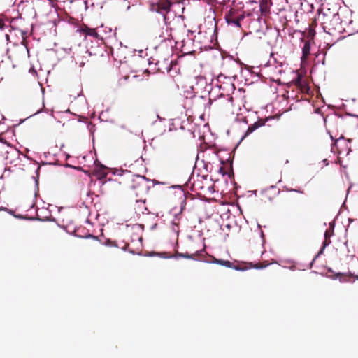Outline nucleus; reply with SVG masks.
Listing matches in <instances>:
<instances>
[{
    "mask_svg": "<svg viewBox=\"0 0 358 358\" xmlns=\"http://www.w3.org/2000/svg\"><path fill=\"white\" fill-rule=\"evenodd\" d=\"M104 187L113 192L129 190L136 196H141L148 193L150 189L153 187V182L148 178L133 174L131 171L125 170L115 180L109 179L104 183Z\"/></svg>",
    "mask_w": 358,
    "mask_h": 358,
    "instance_id": "f257e3e1",
    "label": "nucleus"
},
{
    "mask_svg": "<svg viewBox=\"0 0 358 358\" xmlns=\"http://www.w3.org/2000/svg\"><path fill=\"white\" fill-rule=\"evenodd\" d=\"M209 105L210 108L216 110H228L232 108L233 97L230 95L220 94L217 98L213 100L210 99Z\"/></svg>",
    "mask_w": 358,
    "mask_h": 358,
    "instance_id": "f03ea898",
    "label": "nucleus"
},
{
    "mask_svg": "<svg viewBox=\"0 0 358 358\" xmlns=\"http://www.w3.org/2000/svg\"><path fill=\"white\" fill-rule=\"evenodd\" d=\"M171 3L168 0H163L152 5V10L161 13L164 17V23L171 25V22L166 21V13L170 11Z\"/></svg>",
    "mask_w": 358,
    "mask_h": 358,
    "instance_id": "7ed1b4c3",
    "label": "nucleus"
},
{
    "mask_svg": "<svg viewBox=\"0 0 358 358\" xmlns=\"http://www.w3.org/2000/svg\"><path fill=\"white\" fill-rule=\"evenodd\" d=\"M294 84L302 93H308L309 86L305 80H303L301 74H297L296 78L293 81Z\"/></svg>",
    "mask_w": 358,
    "mask_h": 358,
    "instance_id": "20e7f679",
    "label": "nucleus"
},
{
    "mask_svg": "<svg viewBox=\"0 0 358 358\" xmlns=\"http://www.w3.org/2000/svg\"><path fill=\"white\" fill-rule=\"evenodd\" d=\"M226 22L229 24H234V26L240 28L241 23L238 22V20L236 17V10L231 9L230 11L225 15Z\"/></svg>",
    "mask_w": 358,
    "mask_h": 358,
    "instance_id": "39448f33",
    "label": "nucleus"
},
{
    "mask_svg": "<svg viewBox=\"0 0 358 358\" xmlns=\"http://www.w3.org/2000/svg\"><path fill=\"white\" fill-rule=\"evenodd\" d=\"M134 208V213L137 214V215H141L144 214L145 211L148 210L146 208V203L145 202V199H137L136 202H134V206H133Z\"/></svg>",
    "mask_w": 358,
    "mask_h": 358,
    "instance_id": "423d86ee",
    "label": "nucleus"
},
{
    "mask_svg": "<svg viewBox=\"0 0 358 358\" xmlns=\"http://www.w3.org/2000/svg\"><path fill=\"white\" fill-rule=\"evenodd\" d=\"M203 250H200L196 251L194 253L189 254L187 252L182 253V252H176V257H182L185 259H197V257L199 256H202V252Z\"/></svg>",
    "mask_w": 358,
    "mask_h": 358,
    "instance_id": "0eeeda50",
    "label": "nucleus"
},
{
    "mask_svg": "<svg viewBox=\"0 0 358 358\" xmlns=\"http://www.w3.org/2000/svg\"><path fill=\"white\" fill-rule=\"evenodd\" d=\"M266 120L259 119L258 121L255 122L252 124H250L248 127V129L245 132V136H248L254 132L256 129H257L260 127H263L265 124Z\"/></svg>",
    "mask_w": 358,
    "mask_h": 358,
    "instance_id": "6e6552de",
    "label": "nucleus"
},
{
    "mask_svg": "<svg viewBox=\"0 0 358 358\" xmlns=\"http://www.w3.org/2000/svg\"><path fill=\"white\" fill-rule=\"evenodd\" d=\"M79 32L86 36H92L95 38L99 37V34L95 29L90 28L86 25H84L82 28L78 30Z\"/></svg>",
    "mask_w": 358,
    "mask_h": 358,
    "instance_id": "1a4fd4ad",
    "label": "nucleus"
},
{
    "mask_svg": "<svg viewBox=\"0 0 358 358\" xmlns=\"http://www.w3.org/2000/svg\"><path fill=\"white\" fill-rule=\"evenodd\" d=\"M8 19L3 15H0V31H3L5 29L8 28L9 26Z\"/></svg>",
    "mask_w": 358,
    "mask_h": 358,
    "instance_id": "9d476101",
    "label": "nucleus"
},
{
    "mask_svg": "<svg viewBox=\"0 0 358 358\" xmlns=\"http://www.w3.org/2000/svg\"><path fill=\"white\" fill-rule=\"evenodd\" d=\"M303 55H302V59H306L308 57L310 54V43L309 41H305L304 45L302 49Z\"/></svg>",
    "mask_w": 358,
    "mask_h": 358,
    "instance_id": "9b49d317",
    "label": "nucleus"
},
{
    "mask_svg": "<svg viewBox=\"0 0 358 358\" xmlns=\"http://www.w3.org/2000/svg\"><path fill=\"white\" fill-rule=\"evenodd\" d=\"M213 262L228 268H231V263L229 260H224L222 259H214Z\"/></svg>",
    "mask_w": 358,
    "mask_h": 358,
    "instance_id": "f8f14e48",
    "label": "nucleus"
},
{
    "mask_svg": "<svg viewBox=\"0 0 358 358\" xmlns=\"http://www.w3.org/2000/svg\"><path fill=\"white\" fill-rule=\"evenodd\" d=\"M180 223V217L176 216L172 221V230L176 233L178 232V227Z\"/></svg>",
    "mask_w": 358,
    "mask_h": 358,
    "instance_id": "ddd939ff",
    "label": "nucleus"
},
{
    "mask_svg": "<svg viewBox=\"0 0 358 358\" xmlns=\"http://www.w3.org/2000/svg\"><path fill=\"white\" fill-rule=\"evenodd\" d=\"M260 11L262 14L269 11L268 3L267 0H262L260 2Z\"/></svg>",
    "mask_w": 358,
    "mask_h": 358,
    "instance_id": "4468645a",
    "label": "nucleus"
},
{
    "mask_svg": "<svg viewBox=\"0 0 358 358\" xmlns=\"http://www.w3.org/2000/svg\"><path fill=\"white\" fill-rule=\"evenodd\" d=\"M268 265H269V264L266 262L257 263V264H252V263H250V268H253L255 269H262V268H266Z\"/></svg>",
    "mask_w": 358,
    "mask_h": 358,
    "instance_id": "2eb2a0df",
    "label": "nucleus"
},
{
    "mask_svg": "<svg viewBox=\"0 0 358 358\" xmlns=\"http://www.w3.org/2000/svg\"><path fill=\"white\" fill-rule=\"evenodd\" d=\"M338 275L340 276V278H347V277H349V278H353L354 280H358V275H354L352 274V273L349 272L348 273H338ZM345 280V279L344 280Z\"/></svg>",
    "mask_w": 358,
    "mask_h": 358,
    "instance_id": "dca6fc26",
    "label": "nucleus"
},
{
    "mask_svg": "<svg viewBox=\"0 0 358 358\" xmlns=\"http://www.w3.org/2000/svg\"><path fill=\"white\" fill-rule=\"evenodd\" d=\"M343 143H345V142L344 140L341 139V138L338 139L335 143V146H336V148L338 150V152H341V150H339V145H341Z\"/></svg>",
    "mask_w": 358,
    "mask_h": 358,
    "instance_id": "f3484780",
    "label": "nucleus"
},
{
    "mask_svg": "<svg viewBox=\"0 0 358 358\" xmlns=\"http://www.w3.org/2000/svg\"><path fill=\"white\" fill-rule=\"evenodd\" d=\"M236 17L237 19L238 20V22L241 23V22L245 17V15H244L243 13L238 14V11H236Z\"/></svg>",
    "mask_w": 358,
    "mask_h": 358,
    "instance_id": "a211bd4d",
    "label": "nucleus"
},
{
    "mask_svg": "<svg viewBox=\"0 0 358 358\" xmlns=\"http://www.w3.org/2000/svg\"><path fill=\"white\" fill-rule=\"evenodd\" d=\"M287 192H296L301 193V194L304 193L303 190H302V189H293V188H287Z\"/></svg>",
    "mask_w": 358,
    "mask_h": 358,
    "instance_id": "6ab92c4d",
    "label": "nucleus"
},
{
    "mask_svg": "<svg viewBox=\"0 0 358 358\" xmlns=\"http://www.w3.org/2000/svg\"><path fill=\"white\" fill-rule=\"evenodd\" d=\"M315 34V31L313 29H309V31H308V36L309 37L313 38Z\"/></svg>",
    "mask_w": 358,
    "mask_h": 358,
    "instance_id": "aec40b11",
    "label": "nucleus"
},
{
    "mask_svg": "<svg viewBox=\"0 0 358 358\" xmlns=\"http://www.w3.org/2000/svg\"><path fill=\"white\" fill-rule=\"evenodd\" d=\"M89 238H94V240H97V237L93 236V235H89L88 236Z\"/></svg>",
    "mask_w": 358,
    "mask_h": 358,
    "instance_id": "412c9836",
    "label": "nucleus"
},
{
    "mask_svg": "<svg viewBox=\"0 0 358 358\" xmlns=\"http://www.w3.org/2000/svg\"><path fill=\"white\" fill-rule=\"evenodd\" d=\"M329 237V232L327 230L326 232H325V238H328Z\"/></svg>",
    "mask_w": 358,
    "mask_h": 358,
    "instance_id": "4be33fe9",
    "label": "nucleus"
},
{
    "mask_svg": "<svg viewBox=\"0 0 358 358\" xmlns=\"http://www.w3.org/2000/svg\"><path fill=\"white\" fill-rule=\"evenodd\" d=\"M222 171H223V167H222V166H221V167L220 168V172H222Z\"/></svg>",
    "mask_w": 358,
    "mask_h": 358,
    "instance_id": "5701e85b",
    "label": "nucleus"
},
{
    "mask_svg": "<svg viewBox=\"0 0 358 358\" xmlns=\"http://www.w3.org/2000/svg\"><path fill=\"white\" fill-rule=\"evenodd\" d=\"M170 29H171V31H173V28L171 26H170Z\"/></svg>",
    "mask_w": 358,
    "mask_h": 358,
    "instance_id": "b1692460",
    "label": "nucleus"
},
{
    "mask_svg": "<svg viewBox=\"0 0 358 358\" xmlns=\"http://www.w3.org/2000/svg\"><path fill=\"white\" fill-rule=\"evenodd\" d=\"M6 208H3V207L0 208V210H5Z\"/></svg>",
    "mask_w": 358,
    "mask_h": 358,
    "instance_id": "393cba45",
    "label": "nucleus"
},
{
    "mask_svg": "<svg viewBox=\"0 0 358 358\" xmlns=\"http://www.w3.org/2000/svg\"><path fill=\"white\" fill-rule=\"evenodd\" d=\"M196 186V184H195V182H193V187H195Z\"/></svg>",
    "mask_w": 358,
    "mask_h": 358,
    "instance_id": "a878e982",
    "label": "nucleus"
}]
</instances>
